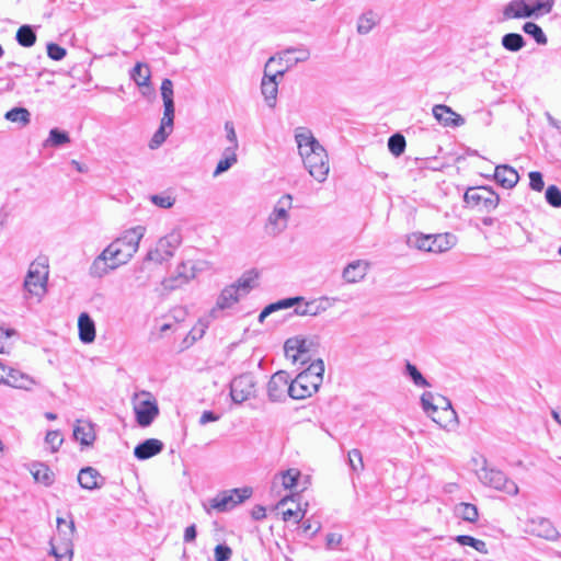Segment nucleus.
Returning a JSON list of instances; mask_svg holds the SVG:
<instances>
[{"instance_id":"nucleus-1","label":"nucleus","mask_w":561,"mask_h":561,"mask_svg":"<svg viewBox=\"0 0 561 561\" xmlns=\"http://www.w3.org/2000/svg\"><path fill=\"white\" fill-rule=\"evenodd\" d=\"M144 227L127 230L122 237L110 243L92 262L89 273L92 277L101 278L110 271L126 264L138 251L144 237Z\"/></svg>"},{"instance_id":"nucleus-2","label":"nucleus","mask_w":561,"mask_h":561,"mask_svg":"<svg viewBox=\"0 0 561 561\" xmlns=\"http://www.w3.org/2000/svg\"><path fill=\"white\" fill-rule=\"evenodd\" d=\"M299 154L309 174L319 183L327 180L330 165L329 157L322 145L314 138L311 130L299 127L295 131Z\"/></svg>"},{"instance_id":"nucleus-3","label":"nucleus","mask_w":561,"mask_h":561,"mask_svg":"<svg viewBox=\"0 0 561 561\" xmlns=\"http://www.w3.org/2000/svg\"><path fill=\"white\" fill-rule=\"evenodd\" d=\"M324 364L322 359L312 362L307 369L290 380L288 396L295 400H302L316 393L323 381Z\"/></svg>"},{"instance_id":"nucleus-4","label":"nucleus","mask_w":561,"mask_h":561,"mask_svg":"<svg viewBox=\"0 0 561 561\" xmlns=\"http://www.w3.org/2000/svg\"><path fill=\"white\" fill-rule=\"evenodd\" d=\"M160 89L164 111L161 125L149 142L151 149L160 147L165 141L167 137L172 131L174 122L173 82L170 79H163Z\"/></svg>"},{"instance_id":"nucleus-5","label":"nucleus","mask_w":561,"mask_h":561,"mask_svg":"<svg viewBox=\"0 0 561 561\" xmlns=\"http://www.w3.org/2000/svg\"><path fill=\"white\" fill-rule=\"evenodd\" d=\"M552 7L553 0H512L503 8V20L539 18Z\"/></svg>"},{"instance_id":"nucleus-6","label":"nucleus","mask_w":561,"mask_h":561,"mask_svg":"<svg viewBox=\"0 0 561 561\" xmlns=\"http://www.w3.org/2000/svg\"><path fill=\"white\" fill-rule=\"evenodd\" d=\"M48 273V260L46 257H37L33 261L24 279L26 291L38 298L43 297L46 293Z\"/></svg>"},{"instance_id":"nucleus-7","label":"nucleus","mask_w":561,"mask_h":561,"mask_svg":"<svg viewBox=\"0 0 561 561\" xmlns=\"http://www.w3.org/2000/svg\"><path fill=\"white\" fill-rule=\"evenodd\" d=\"M251 495V488L227 490L218 493L203 505L207 513H210L211 510L224 513L234 508L238 504H241Z\"/></svg>"},{"instance_id":"nucleus-8","label":"nucleus","mask_w":561,"mask_h":561,"mask_svg":"<svg viewBox=\"0 0 561 561\" xmlns=\"http://www.w3.org/2000/svg\"><path fill=\"white\" fill-rule=\"evenodd\" d=\"M293 207V196L284 194L274 205L265 225L266 232L276 237L284 232L289 221V210Z\"/></svg>"},{"instance_id":"nucleus-9","label":"nucleus","mask_w":561,"mask_h":561,"mask_svg":"<svg viewBox=\"0 0 561 561\" xmlns=\"http://www.w3.org/2000/svg\"><path fill=\"white\" fill-rule=\"evenodd\" d=\"M408 242L422 251L442 253L454 247L456 237L450 233L436 236L413 234L409 238Z\"/></svg>"},{"instance_id":"nucleus-10","label":"nucleus","mask_w":561,"mask_h":561,"mask_svg":"<svg viewBox=\"0 0 561 561\" xmlns=\"http://www.w3.org/2000/svg\"><path fill=\"white\" fill-rule=\"evenodd\" d=\"M276 61V57H270L264 67V76L261 82V92L268 107L273 108L276 105L278 93V80L283 78L289 66L282 67L274 73L270 71L272 65Z\"/></svg>"},{"instance_id":"nucleus-11","label":"nucleus","mask_w":561,"mask_h":561,"mask_svg":"<svg viewBox=\"0 0 561 561\" xmlns=\"http://www.w3.org/2000/svg\"><path fill=\"white\" fill-rule=\"evenodd\" d=\"M181 241V234L175 231L162 237L157 242L156 248L148 252L147 260L159 264L169 261L180 247Z\"/></svg>"},{"instance_id":"nucleus-12","label":"nucleus","mask_w":561,"mask_h":561,"mask_svg":"<svg viewBox=\"0 0 561 561\" xmlns=\"http://www.w3.org/2000/svg\"><path fill=\"white\" fill-rule=\"evenodd\" d=\"M478 476L483 484L495 490L503 491L508 495H516L518 493L517 484L510 480L501 470L484 467L479 471Z\"/></svg>"},{"instance_id":"nucleus-13","label":"nucleus","mask_w":561,"mask_h":561,"mask_svg":"<svg viewBox=\"0 0 561 561\" xmlns=\"http://www.w3.org/2000/svg\"><path fill=\"white\" fill-rule=\"evenodd\" d=\"M201 271L193 262H182L174 273L162 280V286L167 290H175L195 278L196 273Z\"/></svg>"},{"instance_id":"nucleus-14","label":"nucleus","mask_w":561,"mask_h":561,"mask_svg":"<svg viewBox=\"0 0 561 561\" xmlns=\"http://www.w3.org/2000/svg\"><path fill=\"white\" fill-rule=\"evenodd\" d=\"M255 381L250 374H243L232 379L230 396L234 403H242L254 393Z\"/></svg>"},{"instance_id":"nucleus-15","label":"nucleus","mask_w":561,"mask_h":561,"mask_svg":"<svg viewBox=\"0 0 561 561\" xmlns=\"http://www.w3.org/2000/svg\"><path fill=\"white\" fill-rule=\"evenodd\" d=\"M526 527L527 533L549 541H557L560 537V534L553 526L552 522L546 517H531L527 520Z\"/></svg>"},{"instance_id":"nucleus-16","label":"nucleus","mask_w":561,"mask_h":561,"mask_svg":"<svg viewBox=\"0 0 561 561\" xmlns=\"http://www.w3.org/2000/svg\"><path fill=\"white\" fill-rule=\"evenodd\" d=\"M463 198L468 205L479 206L483 204L488 210L494 209L500 201L499 195L488 187L468 188Z\"/></svg>"},{"instance_id":"nucleus-17","label":"nucleus","mask_w":561,"mask_h":561,"mask_svg":"<svg viewBox=\"0 0 561 561\" xmlns=\"http://www.w3.org/2000/svg\"><path fill=\"white\" fill-rule=\"evenodd\" d=\"M0 383L30 390L35 382L28 375L12 367H7L0 362Z\"/></svg>"},{"instance_id":"nucleus-18","label":"nucleus","mask_w":561,"mask_h":561,"mask_svg":"<svg viewBox=\"0 0 561 561\" xmlns=\"http://www.w3.org/2000/svg\"><path fill=\"white\" fill-rule=\"evenodd\" d=\"M290 377L288 373L279 370L275 373L267 382V396L270 401L278 402L288 394Z\"/></svg>"},{"instance_id":"nucleus-19","label":"nucleus","mask_w":561,"mask_h":561,"mask_svg":"<svg viewBox=\"0 0 561 561\" xmlns=\"http://www.w3.org/2000/svg\"><path fill=\"white\" fill-rule=\"evenodd\" d=\"M137 423L142 426H149L159 414V408L154 399L139 400L135 407Z\"/></svg>"},{"instance_id":"nucleus-20","label":"nucleus","mask_w":561,"mask_h":561,"mask_svg":"<svg viewBox=\"0 0 561 561\" xmlns=\"http://www.w3.org/2000/svg\"><path fill=\"white\" fill-rule=\"evenodd\" d=\"M242 295L232 285L226 286L219 294L215 307L210 310V317L218 318L219 312L230 309L239 302Z\"/></svg>"},{"instance_id":"nucleus-21","label":"nucleus","mask_w":561,"mask_h":561,"mask_svg":"<svg viewBox=\"0 0 561 561\" xmlns=\"http://www.w3.org/2000/svg\"><path fill=\"white\" fill-rule=\"evenodd\" d=\"M369 268V263L364 260H356L348 263L343 272L342 278L347 284H355L365 278Z\"/></svg>"},{"instance_id":"nucleus-22","label":"nucleus","mask_w":561,"mask_h":561,"mask_svg":"<svg viewBox=\"0 0 561 561\" xmlns=\"http://www.w3.org/2000/svg\"><path fill=\"white\" fill-rule=\"evenodd\" d=\"M432 112L437 122L444 126L458 127L465 123V119L447 105L437 104Z\"/></svg>"},{"instance_id":"nucleus-23","label":"nucleus","mask_w":561,"mask_h":561,"mask_svg":"<svg viewBox=\"0 0 561 561\" xmlns=\"http://www.w3.org/2000/svg\"><path fill=\"white\" fill-rule=\"evenodd\" d=\"M57 534L50 539V542L55 543H64V545H73L75 537V522L70 519L67 522L62 517H57Z\"/></svg>"},{"instance_id":"nucleus-24","label":"nucleus","mask_w":561,"mask_h":561,"mask_svg":"<svg viewBox=\"0 0 561 561\" xmlns=\"http://www.w3.org/2000/svg\"><path fill=\"white\" fill-rule=\"evenodd\" d=\"M421 405L423 411L440 427L448 428V423L443 420L439 413V405L436 404V398L433 392L425 391L421 396Z\"/></svg>"},{"instance_id":"nucleus-25","label":"nucleus","mask_w":561,"mask_h":561,"mask_svg":"<svg viewBox=\"0 0 561 561\" xmlns=\"http://www.w3.org/2000/svg\"><path fill=\"white\" fill-rule=\"evenodd\" d=\"M163 443L157 438H148L138 444L134 449V456L139 460L149 459L163 450Z\"/></svg>"},{"instance_id":"nucleus-26","label":"nucleus","mask_w":561,"mask_h":561,"mask_svg":"<svg viewBox=\"0 0 561 561\" xmlns=\"http://www.w3.org/2000/svg\"><path fill=\"white\" fill-rule=\"evenodd\" d=\"M494 179L502 187L513 188L517 184L519 175L514 168L502 164L495 168Z\"/></svg>"},{"instance_id":"nucleus-27","label":"nucleus","mask_w":561,"mask_h":561,"mask_svg":"<svg viewBox=\"0 0 561 561\" xmlns=\"http://www.w3.org/2000/svg\"><path fill=\"white\" fill-rule=\"evenodd\" d=\"M73 437L82 446H91L96 437L93 424L88 421H77L73 427Z\"/></svg>"},{"instance_id":"nucleus-28","label":"nucleus","mask_w":561,"mask_h":561,"mask_svg":"<svg viewBox=\"0 0 561 561\" xmlns=\"http://www.w3.org/2000/svg\"><path fill=\"white\" fill-rule=\"evenodd\" d=\"M79 339L82 343L89 344L95 340V323L87 312L78 318Z\"/></svg>"},{"instance_id":"nucleus-29","label":"nucleus","mask_w":561,"mask_h":561,"mask_svg":"<svg viewBox=\"0 0 561 561\" xmlns=\"http://www.w3.org/2000/svg\"><path fill=\"white\" fill-rule=\"evenodd\" d=\"M78 482L82 489L94 490L102 485L103 478L92 467L82 468L78 474Z\"/></svg>"},{"instance_id":"nucleus-30","label":"nucleus","mask_w":561,"mask_h":561,"mask_svg":"<svg viewBox=\"0 0 561 561\" xmlns=\"http://www.w3.org/2000/svg\"><path fill=\"white\" fill-rule=\"evenodd\" d=\"M301 478V473L298 469L291 468L275 476L273 484L274 486L279 482L284 489H295L298 486V481Z\"/></svg>"},{"instance_id":"nucleus-31","label":"nucleus","mask_w":561,"mask_h":561,"mask_svg":"<svg viewBox=\"0 0 561 561\" xmlns=\"http://www.w3.org/2000/svg\"><path fill=\"white\" fill-rule=\"evenodd\" d=\"M436 404L439 405L437 415H440L448 423V427L457 425V414L451 407V402L446 397L437 396Z\"/></svg>"},{"instance_id":"nucleus-32","label":"nucleus","mask_w":561,"mask_h":561,"mask_svg":"<svg viewBox=\"0 0 561 561\" xmlns=\"http://www.w3.org/2000/svg\"><path fill=\"white\" fill-rule=\"evenodd\" d=\"M403 375L405 377H408L413 382V385L417 388L431 387V383L422 375V373L419 370V368L409 360L405 362Z\"/></svg>"},{"instance_id":"nucleus-33","label":"nucleus","mask_w":561,"mask_h":561,"mask_svg":"<svg viewBox=\"0 0 561 561\" xmlns=\"http://www.w3.org/2000/svg\"><path fill=\"white\" fill-rule=\"evenodd\" d=\"M150 68L148 65L137 62L130 70V78L135 81L138 87H148L150 82Z\"/></svg>"},{"instance_id":"nucleus-34","label":"nucleus","mask_w":561,"mask_h":561,"mask_svg":"<svg viewBox=\"0 0 561 561\" xmlns=\"http://www.w3.org/2000/svg\"><path fill=\"white\" fill-rule=\"evenodd\" d=\"M501 44L507 51L517 53L525 47L526 42L518 33H507L503 35Z\"/></svg>"},{"instance_id":"nucleus-35","label":"nucleus","mask_w":561,"mask_h":561,"mask_svg":"<svg viewBox=\"0 0 561 561\" xmlns=\"http://www.w3.org/2000/svg\"><path fill=\"white\" fill-rule=\"evenodd\" d=\"M15 39L23 47H32L36 43V33L31 25L25 24L19 27Z\"/></svg>"},{"instance_id":"nucleus-36","label":"nucleus","mask_w":561,"mask_h":561,"mask_svg":"<svg viewBox=\"0 0 561 561\" xmlns=\"http://www.w3.org/2000/svg\"><path fill=\"white\" fill-rule=\"evenodd\" d=\"M50 553L55 557L56 561H72L73 545H64L49 542Z\"/></svg>"},{"instance_id":"nucleus-37","label":"nucleus","mask_w":561,"mask_h":561,"mask_svg":"<svg viewBox=\"0 0 561 561\" xmlns=\"http://www.w3.org/2000/svg\"><path fill=\"white\" fill-rule=\"evenodd\" d=\"M31 472L36 482L43 483L46 486L50 485L54 481L53 472L49 470L47 466L43 463L33 465Z\"/></svg>"},{"instance_id":"nucleus-38","label":"nucleus","mask_w":561,"mask_h":561,"mask_svg":"<svg viewBox=\"0 0 561 561\" xmlns=\"http://www.w3.org/2000/svg\"><path fill=\"white\" fill-rule=\"evenodd\" d=\"M70 142L69 134L59 128H53L49 131L48 138L44 141V147H60Z\"/></svg>"},{"instance_id":"nucleus-39","label":"nucleus","mask_w":561,"mask_h":561,"mask_svg":"<svg viewBox=\"0 0 561 561\" xmlns=\"http://www.w3.org/2000/svg\"><path fill=\"white\" fill-rule=\"evenodd\" d=\"M5 119L26 126L31 122V113L25 107H14L4 115Z\"/></svg>"},{"instance_id":"nucleus-40","label":"nucleus","mask_w":561,"mask_h":561,"mask_svg":"<svg viewBox=\"0 0 561 561\" xmlns=\"http://www.w3.org/2000/svg\"><path fill=\"white\" fill-rule=\"evenodd\" d=\"M455 512L457 516L469 523L477 522L479 517L478 508L476 505L470 503H460L456 506Z\"/></svg>"},{"instance_id":"nucleus-41","label":"nucleus","mask_w":561,"mask_h":561,"mask_svg":"<svg viewBox=\"0 0 561 561\" xmlns=\"http://www.w3.org/2000/svg\"><path fill=\"white\" fill-rule=\"evenodd\" d=\"M294 54H296V56L293 59V64L304 62L310 58L309 49L304 46H300L284 49L278 54V59L282 61L286 56Z\"/></svg>"},{"instance_id":"nucleus-42","label":"nucleus","mask_w":561,"mask_h":561,"mask_svg":"<svg viewBox=\"0 0 561 561\" xmlns=\"http://www.w3.org/2000/svg\"><path fill=\"white\" fill-rule=\"evenodd\" d=\"M455 540L461 546L472 547L480 553L486 554L489 552L486 543L483 540L473 538L469 535H459L455 538Z\"/></svg>"},{"instance_id":"nucleus-43","label":"nucleus","mask_w":561,"mask_h":561,"mask_svg":"<svg viewBox=\"0 0 561 561\" xmlns=\"http://www.w3.org/2000/svg\"><path fill=\"white\" fill-rule=\"evenodd\" d=\"M257 277V275L253 272H249L243 274L237 282L231 284L234 288L243 296L249 294V291L253 287V282Z\"/></svg>"},{"instance_id":"nucleus-44","label":"nucleus","mask_w":561,"mask_h":561,"mask_svg":"<svg viewBox=\"0 0 561 561\" xmlns=\"http://www.w3.org/2000/svg\"><path fill=\"white\" fill-rule=\"evenodd\" d=\"M523 31L527 35L531 36L535 39V42L539 45H546L548 42L547 36L543 33L542 28L534 22H526L523 25Z\"/></svg>"},{"instance_id":"nucleus-45","label":"nucleus","mask_w":561,"mask_h":561,"mask_svg":"<svg viewBox=\"0 0 561 561\" xmlns=\"http://www.w3.org/2000/svg\"><path fill=\"white\" fill-rule=\"evenodd\" d=\"M376 25V16L373 11L363 13L357 21V32L362 35L368 34Z\"/></svg>"},{"instance_id":"nucleus-46","label":"nucleus","mask_w":561,"mask_h":561,"mask_svg":"<svg viewBox=\"0 0 561 561\" xmlns=\"http://www.w3.org/2000/svg\"><path fill=\"white\" fill-rule=\"evenodd\" d=\"M302 297H290L270 304L265 307V314H271L277 310L291 308L302 301Z\"/></svg>"},{"instance_id":"nucleus-47","label":"nucleus","mask_w":561,"mask_h":561,"mask_svg":"<svg viewBox=\"0 0 561 561\" xmlns=\"http://www.w3.org/2000/svg\"><path fill=\"white\" fill-rule=\"evenodd\" d=\"M405 138L401 134H394L388 139V149L394 157H400L405 150Z\"/></svg>"},{"instance_id":"nucleus-48","label":"nucleus","mask_w":561,"mask_h":561,"mask_svg":"<svg viewBox=\"0 0 561 561\" xmlns=\"http://www.w3.org/2000/svg\"><path fill=\"white\" fill-rule=\"evenodd\" d=\"M325 308L320 306H314L313 302H306L305 306H298L294 309V311L290 314L295 316H318L322 311H324Z\"/></svg>"},{"instance_id":"nucleus-49","label":"nucleus","mask_w":561,"mask_h":561,"mask_svg":"<svg viewBox=\"0 0 561 561\" xmlns=\"http://www.w3.org/2000/svg\"><path fill=\"white\" fill-rule=\"evenodd\" d=\"M546 201L552 207L559 208L561 207V191L556 185H550L546 190L545 194Z\"/></svg>"},{"instance_id":"nucleus-50","label":"nucleus","mask_w":561,"mask_h":561,"mask_svg":"<svg viewBox=\"0 0 561 561\" xmlns=\"http://www.w3.org/2000/svg\"><path fill=\"white\" fill-rule=\"evenodd\" d=\"M348 463L354 472H359L364 469L363 456L359 449H352L348 451Z\"/></svg>"},{"instance_id":"nucleus-51","label":"nucleus","mask_w":561,"mask_h":561,"mask_svg":"<svg viewBox=\"0 0 561 561\" xmlns=\"http://www.w3.org/2000/svg\"><path fill=\"white\" fill-rule=\"evenodd\" d=\"M64 438L59 431H48L45 436V443L50 446L53 453L61 446Z\"/></svg>"},{"instance_id":"nucleus-52","label":"nucleus","mask_w":561,"mask_h":561,"mask_svg":"<svg viewBox=\"0 0 561 561\" xmlns=\"http://www.w3.org/2000/svg\"><path fill=\"white\" fill-rule=\"evenodd\" d=\"M67 50L55 43H49L47 45V55L50 59L59 61L65 58Z\"/></svg>"},{"instance_id":"nucleus-53","label":"nucleus","mask_w":561,"mask_h":561,"mask_svg":"<svg viewBox=\"0 0 561 561\" xmlns=\"http://www.w3.org/2000/svg\"><path fill=\"white\" fill-rule=\"evenodd\" d=\"M299 345V339H288L285 342L284 351L287 358L293 359V362L298 360V354H294L297 352Z\"/></svg>"},{"instance_id":"nucleus-54","label":"nucleus","mask_w":561,"mask_h":561,"mask_svg":"<svg viewBox=\"0 0 561 561\" xmlns=\"http://www.w3.org/2000/svg\"><path fill=\"white\" fill-rule=\"evenodd\" d=\"M305 514L306 511H302L300 507L296 510L288 508L283 511V519L285 522L294 520L295 524H298L305 517Z\"/></svg>"},{"instance_id":"nucleus-55","label":"nucleus","mask_w":561,"mask_h":561,"mask_svg":"<svg viewBox=\"0 0 561 561\" xmlns=\"http://www.w3.org/2000/svg\"><path fill=\"white\" fill-rule=\"evenodd\" d=\"M528 176L530 188L536 192H541L545 186L542 174L538 171H531L529 172Z\"/></svg>"},{"instance_id":"nucleus-56","label":"nucleus","mask_w":561,"mask_h":561,"mask_svg":"<svg viewBox=\"0 0 561 561\" xmlns=\"http://www.w3.org/2000/svg\"><path fill=\"white\" fill-rule=\"evenodd\" d=\"M214 552L215 561H229L232 556V550L227 545H217Z\"/></svg>"},{"instance_id":"nucleus-57","label":"nucleus","mask_w":561,"mask_h":561,"mask_svg":"<svg viewBox=\"0 0 561 561\" xmlns=\"http://www.w3.org/2000/svg\"><path fill=\"white\" fill-rule=\"evenodd\" d=\"M150 199L156 206L161 208H170L174 204V199L167 195H152Z\"/></svg>"},{"instance_id":"nucleus-58","label":"nucleus","mask_w":561,"mask_h":561,"mask_svg":"<svg viewBox=\"0 0 561 561\" xmlns=\"http://www.w3.org/2000/svg\"><path fill=\"white\" fill-rule=\"evenodd\" d=\"M225 131H226V139L229 142V145H234V147H239L237 133H236L232 122L228 121L225 123Z\"/></svg>"},{"instance_id":"nucleus-59","label":"nucleus","mask_w":561,"mask_h":561,"mask_svg":"<svg viewBox=\"0 0 561 561\" xmlns=\"http://www.w3.org/2000/svg\"><path fill=\"white\" fill-rule=\"evenodd\" d=\"M237 162L234 161H231L227 158H222L218 161L217 165H216V169L214 170V173H213V176L214 178H217L219 176L220 174L225 173L226 171H228L231 167H233Z\"/></svg>"},{"instance_id":"nucleus-60","label":"nucleus","mask_w":561,"mask_h":561,"mask_svg":"<svg viewBox=\"0 0 561 561\" xmlns=\"http://www.w3.org/2000/svg\"><path fill=\"white\" fill-rule=\"evenodd\" d=\"M11 331L0 328V353H7L11 347Z\"/></svg>"},{"instance_id":"nucleus-61","label":"nucleus","mask_w":561,"mask_h":561,"mask_svg":"<svg viewBox=\"0 0 561 561\" xmlns=\"http://www.w3.org/2000/svg\"><path fill=\"white\" fill-rule=\"evenodd\" d=\"M342 542V535L330 533L327 535V547L328 549H335Z\"/></svg>"},{"instance_id":"nucleus-62","label":"nucleus","mask_w":561,"mask_h":561,"mask_svg":"<svg viewBox=\"0 0 561 561\" xmlns=\"http://www.w3.org/2000/svg\"><path fill=\"white\" fill-rule=\"evenodd\" d=\"M196 536H197L196 525L192 524L185 528L183 540H184V542H193L196 539Z\"/></svg>"},{"instance_id":"nucleus-63","label":"nucleus","mask_w":561,"mask_h":561,"mask_svg":"<svg viewBox=\"0 0 561 561\" xmlns=\"http://www.w3.org/2000/svg\"><path fill=\"white\" fill-rule=\"evenodd\" d=\"M239 147H234V145L227 146L222 151V158H227L231 161L238 162L237 150Z\"/></svg>"},{"instance_id":"nucleus-64","label":"nucleus","mask_w":561,"mask_h":561,"mask_svg":"<svg viewBox=\"0 0 561 561\" xmlns=\"http://www.w3.org/2000/svg\"><path fill=\"white\" fill-rule=\"evenodd\" d=\"M218 420H219V415L215 414L211 411H204L199 417V424L206 425L207 423L216 422Z\"/></svg>"}]
</instances>
